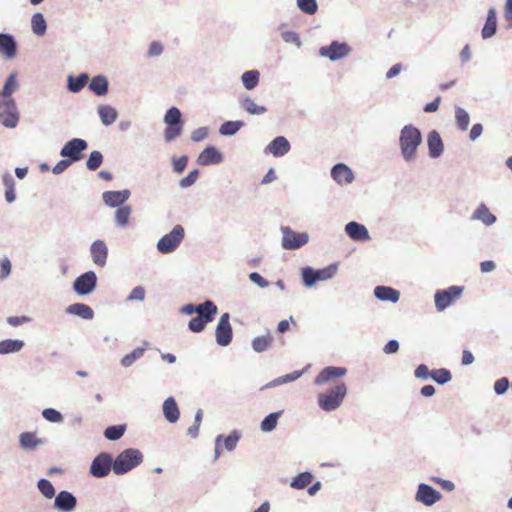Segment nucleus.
Returning <instances> with one entry per match:
<instances>
[{"mask_svg":"<svg viewBox=\"0 0 512 512\" xmlns=\"http://www.w3.org/2000/svg\"><path fill=\"white\" fill-rule=\"evenodd\" d=\"M222 161L221 153L215 147L205 148L198 156L197 163L201 166L217 164Z\"/></svg>","mask_w":512,"mask_h":512,"instance_id":"19","label":"nucleus"},{"mask_svg":"<svg viewBox=\"0 0 512 512\" xmlns=\"http://www.w3.org/2000/svg\"><path fill=\"white\" fill-rule=\"evenodd\" d=\"M89 89L98 96H103L108 92V81L104 76H95L89 83Z\"/></svg>","mask_w":512,"mask_h":512,"instance_id":"32","label":"nucleus"},{"mask_svg":"<svg viewBox=\"0 0 512 512\" xmlns=\"http://www.w3.org/2000/svg\"><path fill=\"white\" fill-rule=\"evenodd\" d=\"M313 476L309 472L298 474L291 482V487L295 489H304L312 482Z\"/></svg>","mask_w":512,"mask_h":512,"instance_id":"41","label":"nucleus"},{"mask_svg":"<svg viewBox=\"0 0 512 512\" xmlns=\"http://www.w3.org/2000/svg\"><path fill=\"white\" fill-rule=\"evenodd\" d=\"M301 374H302L301 371H294L290 374H286L285 376H281V377L277 378L276 380H274L273 383L274 384H283L286 382L294 381L297 378H299L301 376Z\"/></svg>","mask_w":512,"mask_h":512,"instance_id":"59","label":"nucleus"},{"mask_svg":"<svg viewBox=\"0 0 512 512\" xmlns=\"http://www.w3.org/2000/svg\"><path fill=\"white\" fill-rule=\"evenodd\" d=\"M346 394L347 386L344 382H340L329 391L319 394L318 404L324 411H333L342 404Z\"/></svg>","mask_w":512,"mask_h":512,"instance_id":"2","label":"nucleus"},{"mask_svg":"<svg viewBox=\"0 0 512 512\" xmlns=\"http://www.w3.org/2000/svg\"><path fill=\"white\" fill-rule=\"evenodd\" d=\"M96 282V274L93 271H88L76 278L73 288L78 295H87L95 289Z\"/></svg>","mask_w":512,"mask_h":512,"instance_id":"12","label":"nucleus"},{"mask_svg":"<svg viewBox=\"0 0 512 512\" xmlns=\"http://www.w3.org/2000/svg\"><path fill=\"white\" fill-rule=\"evenodd\" d=\"M66 311L70 315L82 318L84 320L92 319L94 316L93 309L83 303L72 304L66 309Z\"/></svg>","mask_w":512,"mask_h":512,"instance_id":"27","label":"nucleus"},{"mask_svg":"<svg viewBox=\"0 0 512 512\" xmlns=\"http://www.w3.org/2000/svg\"><path fill=\"white\" fill-rule=\"evenodd\" d=\"M374 295L381 301H389L392 303H396L400 297L398 290L388 286H377L374 289Z\"/></svg>","mask_w":512,"mask_h":512,"instance_id":"25","label":"nucleus"},{"mask_svg":"<svg viewBox=\"0 0 512 512\" xmlns=\"http://www.w3.org/2000/svg\"><path fill=\"white\" fill-rule=\"evenodd\" d=\"M508 387H509V381L505 377L498 379L494 384V390L497 394L505 393L507 391Z\"/></svg>","mask_w":512,"mask_h":512,"instance_id":"60","label":"nucleus"},{"mask_svg":"<svg viewBox=\"0 0 512 512\" xmlns=\"http://www.w3.org/2000/svg\"><path fill=\"white\" fill-rule=\"evenodd\" d=\"M71 164V160L63 159L53 167L52 171L54 174H60L64 172Z\"/></svg>","mask_w":512,"mask_h":512,"instance_id":"64","label":"nucleus"},{"mask_svg":"<svg viewBox=\"0 0 512 512\" xmlns=\"http://www.w3.org/2000/svg\"><path fill=\"white\" fill-rule=\"evenodd\" d=\"M32 30L35 34L41 36L46 32V21L41 13H35L31 19Z\"/></svg>","mask_w":512,"mask_h":512,"instance_id":"42","label":"nucleus"},{"mask_svg":"<svg viewBox=\"0 0 512 512\" xmlns=\"http://www.w3.org/2000/svg\"><path fill=\"white\" fill-rule=\"evenodd\" d=\"M239 439L240 435L236 431L232 432L230 435L226 437L218 436L216 439L215 458L217 459L220 455L222 442L226 450L232 451L236 447Z\"/></svg>","mask_w":512,"mask_h":512,"instance_id":"22","label":"nucleus"},{"mask_svg":"<svg viewBox=\"0 0 512 512\" xmlns=\"http://www.w3.org/2000/svg\"><path fill=\"white\" fill-rule=\"evenodd\" d=\"M456 123L459 129L462 131L467 130L470 122L469 114L461 107L455 109Z\"/></svg>","mask_w":512,"mask_h":512,"instance_id":"44","label":"nucleus"},{"mask_svg":"<svg viewBox=\"0 0 512 512\" xmlns=\"http://www.w3.org/2000/svg\"><path fill=\"white\" fill-rule=\"evenodd\" d=\"M473 217L475 219L481 220L486 225H491L495 222L496 217L489 211V209L484 205H480L477 210L474 212Z\"/></svg>","mask_w":512,"mask_h":512,"instance_id":"36","label":"nucleus"},{"mask_svg":"<svg viewBox=\"0 0 512 512\" xmlns=\"http://www.w3.org/2000/svg\"><path fill=\"white\" fill-rule=\"evenodd\" d=\"M273 338L268 333L267 335L258 336L252 341V347L254 351L261 353L267 350L272 344Z\"/></svg>","mask_w":512,"mask_h":512,"instance_id":"38","label":"nucleus"},{"mask_svg":"<svg viewBox=\"0 0 512 512\" xmlns=\"http://www.w3.org/2000/svg\"><path fill=\"white\" fill-rule=\"evenodd\" d=\"M345 231L355 241H365L370 238L366 227L354 221L346 224Z\"/></svg>","mask_w":512,"mask_h":512,"instance_id":"20","label":"nucleus"},{"mask_svg":"<svg viewBox=\"0 0 512 512\" xmlns=\"http://www.w3.org/2000/svg\"><path fill=\"white\" fill-rule=\"evenodd\" d=\"M298 8L309 15H313L317 11V3L316 0H297Z\"/></svg>","mask_w":512,"mask_h":512,"instance_id":"53","label":"nucleus"},{"mask_svg":"<svg viewBox=\"0 0 512 512\" xmlns=\"http://www.w3.org/2000/svg\"><path fill=\"white\" fill-rule=\"evenodd\" d=\"M125 432L124 425L109 426L105 429L104 435L109 440H118Z\"/></svg>","mask_w":512,"mask_h":512,"instance_id":"51","label":"nucleus"},{"mask_svg":"<svg viewBox=\"0 0 512 512\" xmlns=\"http://www.w3.org/2000/svg\"><path fill=\"white\" fill-rule=\"evenodd\" d=\"M184 238V229L181 225H176L173 230L164 235L157 244L158 250L163 253L173 252Z\"/></svg>","mask_w":512,"mask_h":512,"instance_id":"6","label":"nucleus"},{"mask_svg":"<svg viewBox=\"0 0 512 512\" xmlns=\"http://www.w3.org/2000/svg\"><path fill=\"white\" fill-rule=\"evenodd\" d=\"M102 162H103L102 153L99 151H93V152H91V154L86 162V165L89 170L94 171L100 167Z\"/></svg>","mask_w":512,"mask_h":512,"instance_id":"52","label":"nucleus"},{"mask_svg":"<svg viewBox=\"0 0 512 512\" xmlns=\"http://www.w3.org/2000/svg\"><path fill=\"white\" fill-rule=\"evenodd\" d=\"M113 469V459L108 453H100L90 466V473L97 478H103Z\"/></svg>","mask_w":512,"mask_h":512,"instance_id":"9","label":"nucleus"},{"mask_svg":"<svg viewBox=\"0 0 512 512\" xmlns=\"http://www.w3.org/2000/svg\"><path fill=\"white\" fill-rule=\"evenodd\" d=\"M441 498L440 493L426 484H420L416 494V499L427 506H431Z\"/></svg>","mask_w":512,"mask_h":512,"instance_id":"15","label":"nucleus"},{"mask_svg":"<svg viewBox=\"0 0 512 512\" xmlns=\"http://www.w3.org/2000/svg\"><path fill=\"white\" fill-rule=\"evenodd\" d=\"M208 136V131L206 128L202 127V128H198L196 130H194L191 134V139L194 141V142H199L203 139H205L206 137Z\"/></svg>","mask_w":512,"mask_h":512,"instance_id":"63","label":"nucleus"},{"mask_svg":"<svg viewBox=\"0 0 512 512\" xmlns=\"http://www.w3.org/2000/svg\"><path fill=\"white\" fill-rule=\"evenodd\" d=\"M347 369L344 367L329 366L321 370L314 379L316 385H323L335 379L345 376Z\"/></svg>","mask_w":512,"mask_h":512,"instance_id":"14","label":"nucleus"},{"mask_svg":"<svg viewBox=\"0 0 512 512\" xmlns=\"http://www.w3.org/2000/svg\"><path fill=\"white\" fill-rule=\"evenodd\" d=\"M39 443L35 433L25 432L20 436V444L25 449H34Z\"/></svg>","mask_w":512,"mask_h":512,"instance_id":"47","label":"nucleus"},{"mask_svg":"<svg viewBox=\"0 0 512 512\" xmlns=\"http://www.w3.org/2000/svg\"><path fill=\"white\" fill-rule=\"evenodd\" d=\"M282 233V246L287 250L297 249L305 245L309 239L307 233H297L290 227H283Z\"/></svg>","mask_w":512,"mask_h":512,"instance_id":"10","label":"nucleus"},{"mask_svg":"<svg viewBox=\"0 0 512 512\" xmlns=\"http://www.w3.org/2000/svg\"><path fill=\"white\" fill-rule=\"evenodd\" d=\"M350 52V47L346 43H339L333 41L329 46L320 48V54L329 58L332 61L341 59L347 56Z\"/></svg>","mask_w":512,"mask_h":512,"instance_id":"13","label":"nucleus"},{"mask_svg":"<svg viewBox=\"0 0 512 512\" xmlns=\"http://www.w3.org/2000/svg\"><path fill=\"white\" fill-rule=\"evenodd\" d=\"M131 214V209L128 206H121L115 213V220L119 226H126L128 224Z\"/></svg>","mask_w":512,"mask_h":512,"instance_id":"50","label":"nucleus"},{"mask_svg":"<svg viewBox=\"0 0 512 512\" xmlns=\"http://www.w3.org/2000/svg\"><path fill=\"white\" fill-rule=\"evenodd\" d=\"M259 76H260V74L256 70H250V71L244 72L241 77L244 87L247 90L254 89L258 85Z\"/></svg>","mask_w":512,"mask_h":512,"instance_id":"37","label":"nucleus"},{"mask_svg":"<svg viewBox=\"0 0 512 512\" xmlns=\"http://www.w3.org/2000/svg\"><path fill=\"white\" fill-rule=\"evenodd\" d=\"M128 197V191H108L103 194L104 202L111 207H116L123 204L128 199Z\"/></svg>","mask_w":512,"mask_h":512,"instance_id":"28","label":"nucleus"},{"mask_svg":"<svg viewBox=\"0 0 512 512\" xmlns=\"http://www.w3.org/2000/svg\"><path fill=\"white\" fill-rule=\"evenodd\" d=\"M241 107L251 115H260L264 114L267 109L264 106L257 105L253 99L250 97H246L240 101Z\"/></svg>","mask_w":512,"mask_h":512,"instance_id":"33","label":"nucleus"},{"mask_svg":"<svg viewBox=\"0 0 512 512\" xmlns=\"http://www.w3.org/2000/svg\"><path fill=\"white\" fill-rule=\"evenodd\" d=\"M145 294V289L141 286H137L131 291L130 295L128 296V300L142 301L145 298Z\"/></svg>","mask_w":512,"mask_h":512,"instance_id":"61","label":"nucleus"},{"mask_svg":"<svg viewBox=\"0 0 512 512\" xmlns=\"http://www.w3.org/2000/svg\"><path fill=\"white\" fill-rule=\"evenodd\" d=\"M19 121V114L13 99H0V122L8 128H14Z\"/></svg>","mask_w":512,"mask_h":512,"instance_id":"8","label":"nucleus"},{"mask_svg":"<svg viewBox=\"0 0 512 512\" xmlns=\"http://www.w3.org/2000/svg\"><path fill=\"white\" fill-rule=\"evenodd\" d=\"M232 340V328L230 322H218L216 328V341L221 346H227Z\"/></svg>","mask_w":512,"mask_h":512,"instance_id":"24","label":"nucleus"},{"mask_svg":"<svg viewBox=\"0 0 512 512\" xmlns=\"http://www.w3.org/2000/svg\"><path fill=\"white\" fill-rule=\"evenodd\" d=\"M0 53L9 59L16 55V43L11 35L0 34Z\"/></svg>","mask_w":512,"mask_h":512,"instance_id":"26","label":"nucleus"},{"mask_svg":"<svg viewBox=\"0 0 512 512\" xmlns=\"http://www.w3.org/2000/svg\"><path fill=\"white\" fill-rule=\"evenodd\" d=\"M91 255L93 262L96 265L101 267L104 266L108 255V249L106 244L101 240L95 241L91 245Z\"/></svg>","mask_w":512,"mask_h":512,"instance_id":"21","label":"nucleus"},{"mask_svg":"<svg viewBox=\"0 0 512 512\" xmlns=\"http://www.w3.org/2000/svg\"><path fill=\"white\" fill-rule=\"evenodd\" d=\"M11 272V262L8 258H4L0 262V279H5Z\"/></svg>","mask_w":512,"mask_h":512,"instance_id":"58","label":"nucleus"},{"mask_svg":"<svg viewBox=\"0 0 512 512\" xmlns=\"http://www.w3.org/2000/svg\"><path fill=\"white\" fill-rule=\"evenodd\" d=\"M430 377L438 384H446L452 379L451 372L448 369L440 368L431 371Z\"/></svg>","mask_w":512,"mask_h":512,"instance_id":"43","label":"nucleus"},{"mask_svg":"<svg viewBox=\"0 0 512 512\" xmlns=\"http://www.w3.org/2000/svg\"><path fill=\"white\" fill-rule=\"evenodd\" d=\"M422 140L420 131L411 125L404 126L400 135V147L403 157L412 160Z\"/></svg>","mask_w":512,"mask_h":512,"instance_id":"1","label":"nucleus"},{"mask_svg":"<svg viewBox=\"0 0 512 512\" xmlns=\"http://www.w3.org/2000/svg\"><path fill=\"white\" fill-rule=\"evenodd\" d=\"M144 354V349L142 348H137L135 349L134 351H132L131 353L125 355L122 360H121V364L124 366V367H129L131 366L134 361L140 357H142Z\"/></svg>","mask_w":512,"mask_h":512,"instance_id":"55","label":"nucleus"},{"mask_svg":"<svg viewBox=\"0 0 512 512\" xmlns=\"http://www.w3.org/2000/svg\"><path fill=\"white\" fill-rule=\"evenodd\" d=\"M243 125L244 123L242 121H227L221 125L220 133L222 135H234Z\"/></svg>","mask_w":512,"mask_h":512,"instance_id":"46","label":"nucleus"},{"mask_svg":"<svg viewBox=\"0 0 512 512\" xmlns=\"http://www.w3.org/2000/svg\"><path fill=\"white\" fill-rule=\"evenodd\" d=\"M87 142L80 138H74L68 141L61 149V156L67 157L71 162L79 161L82 157V152L87 149Z\"/></svg>","mask_w":512,"mask_h":512,"instance_id":"11","label":"nucleus"},{"mask_svg":"<svg viewBox=\"0 0 512 512\" xmlns=\"http://www.w3.org/2000/svg\"><path fill=\"white\" fill-rule=\"evenodd\" d=\"M198 175H199L198 170L194 169L186 177L181 179L180 186L182 188L190 187L191 185H193L196 182Z\"/></svg>","mask_w":512,"mask_h":512,"instance_id":"57","label":"nucleus"},{"mask_svg":"<svg viewBox=\"0 0 512 512\" xmlns=\"http://www.w3.org/2000/svg\"><path fill=\"white\" fill-rule=\"evenodd\" d=\"M98 114L102 123L106 126L114 123L118 117L116 109L110 105H100L98 107Z\"/></svg>","mask_w":512,"mask_h":512,"instance_id":"30","label":"nucleus"},{"mask_svg":"<svg viewBox=\"0 0 512 512\" xmlns=\"http://www.w3.org/2000/svg\"><path fill=\"white\" fill-rule=\"evenodd\" d=\"M24 346L21 340L6 339L0 341V354H8L20 351Z\"/></svg>","mask_w":512,"mask_h":512,"instance_id":"35","label":"nucleus"},{"mask_svg":"<svg viewBox=\"0 0 512 512\" xmlns=\"http://www.w3.org/2000/svg\"><path fill=\"white\" fill-rule=\"evenodd\" d=\"M18 88V82L17 77L15 73H12L7 78L2 92H0V99H12L11 95L13 92H15Z\"/></svg>","mask_w":512,"mask_h":512,"instance_id":"34","label":"nucleus"},{"mask_svg":"<svg viewBox=\"0 0 512 512\" xmlns=\"http://www.w3.org/2000/svg\"><path fill=\"white\" fill-rule=\"evenodd\" d=\"M463 290L464 288L461 286H450L447 289L437 291L434 296L437 310L442 311L455 303L462 296Z\"/></svg>","mask_w":512,"mask_h":512,"instance_id":"7","label":"nucleus"},{"mask_svg":"<svg viewBox=\"0 0 512 512\" xmlns=\"http://www.w3.org/2000/svg\"><path fill=\"white\" fill-rule=\"evenodd\" d=\"M187 162H188V158L186 156H181L180 158L175 159L173 161L174 171L177 173H182L184 171V169L186 168Z\"/></svg>","mask_w":512,"mask_h":512,"instance_id":"62","label":"nucleus"},{"mask_svg":"<svg viewBox=\"0 0 512 512\" xmlns=\"http://www.w3.org/2000/svg\"><path fill=\"white\" fill-rule=\"evenodd\" d=\"M43 417L50 422H61L63 417L60 412L53 408L44 409L42 412Z\"/></svg>","mask_w":512,"mask_h":512,"instance_id":"56","label":"nucleus"},{"mask_svg":"<svg viewBox=\"0 0 512 512\" xmlns=\"http://www.w3.org/2000/svg\"><path fill=\"white\" fill-rule=\"evenodd\" d=\"M89 77L86 74H81L77 77L69 76L68 88L72 92H79L88 82Z\"/></svg>","mask_w":512,"mask_h":512,"instance_id":"39","label":"nucleus"},{"mask_svg":"<svg viewBox=\"0 0 512 512\" xmlns=\"http://www.w3.org/2000/svg\"><path fill=\"white\" fill-rule=\"evenodd\" d=\"M217 310V306L212 301L207 300L199 305L187 304L181 308V313L187 316L196 313L197 316L193 320H212L217 314Z\"/></svg>","mask_w":512,"mask_h":512,"instance_id":"5","label":"nucleus"},{"mask_svg":"<svg viewBox=\"0 0 512 512\" xmlns=\"http://www.w3.org/2000/svg\"><path fill=\"white\" fill-rule=\"evenodd\" d=\"M182 114L177 107H171L164 116V122L166 125L170 124H183L181 121Z\"/></svg>","mask_w":512,"mask_h":512,"instance_id":"49","label":"nucleus"},{"mask_svg":"<svg viewBox=\"0 0 512 512\" xmlns=\"http://www.w3.org/2000/svg\"><path fill=\"white\" fill-rule=\"evenodd\" d=\"M163 413L170 423H175L180 416L179 408L173 397L167 398L163 403Z\"/></svg>","mask_w":512,"mask_h":512,"instance_id":"29","label":"nucleus"},{"mask_svg":"<svg viewBox=\"0 0 512 512\" xmlns=\"http://www.w3.org/2000/svg\"><path fill=\"white\" fill-rule=\"evenodd\" d=\"M143 460L141 452L137 449H126L113 461V471L117 475L124 474L138 466Z\"/></svg>","mask_w":512,"mask_h":512,"instance_id":"3","label":"nucleus"},{"mask_svg":"<svg viewBox=\"0 0 512 512\" xmlns=\"http://www.w3.org/2000/svg\"><path fill=\"white\" fill-rule=\"evenodd\" d=\"M337 270V264H330L327 267L318 270L311 267H305L302 269V279L307 287H311L319 281L331 279L336 274Z\"/></svg>","mask_w":512,"mask_h":512,"instance_id":"4","label":"nucleus"},{"mask_svg":"<svg viewBox=\"0 0 512 512\" xmlns=\"http://www.w3.org/2000/svg\"><path fill=\"white\" fill-rule=\"evenodd\" d=\"M183 130V124H170L166 125L164 131V138L166 142H171L179 137Z\"/></svg>","mask_w":512,"mask_h":512,"instance_id":"45","label":"nucleus"},{"mask_svg":"<svg viewBox=\"0 0 512 512\" xmlns=\"http://www.w3.org/2000/svg\"><path fill=\"white\" fill-rule=\"evenodd\" d=\"M497 27V17L494 9H490L488 11L487 19L485 25L482 29V37L483 39H487L492 37L496 33Z\"/></svg>","mask_w":512,"mask_h":512,"instance_id":"31","label":"nucleus"},{"mask_svg":"<svg viewBox=\"0 0 512 512\" xmlns=\"http://www.w3.org/2000/svg\"><path fill=\"white\" fill-rule=\"evenodd\" d=\"M290 150V143L283 136H278L270 142L266 147L265 152L271 153L275 157H280L288 153Z\"/></svg>","mask_w":512,"mask_h":512,"instance_id":"17","label":"nucleus"},{"mask_svg":"<svg viewBox=\"0 0 512 512\" xmlns=\"http://www.w3.org/2000/svg\"><path fill=\"white\" fill-rule=\"evenodd\" d=\"M38 488L40 492L46 497V498H52L55 495V489L52 485V483L49 480L41 479L38 482Z\"/></svg>","mask_w":512,"mask_h":512,"instance_id":"54","label":"nucleus"},{"mask_svg":"<svg viewBox=\"0 0 512 512\" xmlns=\"http://www.w3.org/2000/svg\"><path fill=\"white\" fill-rule=\"evenodd\" d=\"M3 183L6 187L5 199L8 203H12L16 198L14 179L7 173L3 176Z\"/></svg>","mask_w":512,"mask_h":512,"instance_id":"40","label":"nucleus"},{"mask_svg":"<svg viewBox=\"0 0 512 512\" xmlns=\"http://www.w3.org/2000/svg\"><path fill=\"white\" fill-rule=\"evenodd\" d=\"M427 143L430 157L437 158L442 154L443 142L437 131L433 130L428 134Z\"/></svg>","mask_w":512,"mask_h":512,"instance_id":"23","label":"nucleus"},{"mask_svg":"<svg viewBox=\"0 0 512 512\" xmlns=\"http://www.w3.org/2000/svg\"><path fill=\"white\" fill-rule=\"evenodd\" d=\"M332 178L340 185L350 184L354 180L352 170L345 164H336L331 170Z\"/></svg>","mask_w":512,"mask_h":512,"instance_id":"16","label":"nucleus"},{"mask_svg":"<svg viewBox=\"0 0 512 512\" xmlns=\"http://www.w3.org/2000/svg\"><path fill=\"white\" fill-rule=\"evenodd\" d=\"M280 415L281 411L274 412L266 416L261 422V430L264 432L272 431L276 427Z\"/></svg>","mask_w":512,"mask_h":512,"instance_id":"48","label":"nucleus"},{"mask_svg":"<svg viewBox=\"0 0 512 512\" xmlns=\"http://www.w3.org/2000/svg\"><path fill=\"white\" fill-rule=\"evenodd\" d=\"M76 498L67 491H61L55 498V507L64 512H70L76 507Z\"/></svg>","mask_w":512,"mask_h":512,"instance_id":"18","label":"nucleus"}]
</instances>
